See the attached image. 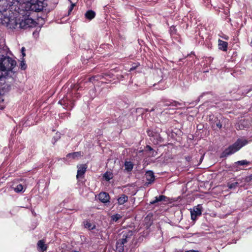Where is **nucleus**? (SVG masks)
I'll list each match as a JSON object with an SVG mask.
<instances>
[{
    "label": "nucleus",
    "instance_id": "f257e3e1",
    "mask_svg": "<svg viewBox=\"0 0 252 252\" xmlns=\"http://www.w3.org/2000/svg\"><path fill=\"white\" fill-rule=\"evenodd\" d=\"M4 56L0 59V79L5 76L6 72L11 71L16 65V61L9 57Z\"/></svg>",
    "mask_w": 252,
    "mask_h": 252
},
{
    "label": "nucleus",
    "instance_id": "f03ea898",
    "mask_svg": "<svg viewBox=\"0 0 252 252\" xmlns=\"http://www.w3.org/2000/svg\"><path fill=\"white\" fill-rule=\"evenodd\" d=\"M248 143L247 140L241 138L238 139L233 145L226 149L222 154V157H226L239 150L242 147Z\"/></svg>",
    "mask_w": 252,
    "mask_h": 252
},
{
    "label": "nucleus",
    "instance_id": "7ed1b4c3",
    "mask_svg": "<svg viewBox=\"0 0 252 252\" xmlns=\"http://www.w3.org/2000/svg\"><path fill=\"white\" fill-rule=\"evenodd\" d=\"M19 29H27L34 27L36 25V22L30 17L29 12L28 11L25 14L18 18Z\"/></svg>",
    "mask_w": 252,
    "mask_h": 252
},
{
    "label": "nucleus",
    "instance_id": "20e7f679",
    "mask_svg": "<svg viewBox=\"0 0 252 252\" xmlns=\"http://www.w3.org/2000/svg\"><path fill=\"white\" fill-rule=\"evenodd\" d=\"M132 235L133 233L131 231L123 232L116 243V250L118 252H124L125 244L131 239Z\"/></svg>",
    "mask_w": 252,
    "mask_h": 252
},
{
    "label": "nucleus",
    "instance_id": "39448f33",
    "mask_svg": "<svg viewBox=\"0 0 252 252\" xmlns=\"http://www.w3.org/2000/svg\"><path fill=\"white\" fill-rule=\"evenodd\" d=\"M0 23L2 25L11 29H19L18 19L12 18L7 16H3L1 19Z\"/></svg>",
    "mask_w": 252,
    "mask_h": 252
},
{
    "label": "nucleus",
    "instance_id": "423d86ee",
    "mask_svg": "<svg viewBox=\"0 0 252 252\" xmlns=\"http://www.w3.org/2000/svg\"><path fill=\"white\" fill-rule=\"evenodd\" d=\"M190 214L191 220H195L197 216L201 215V205H198L196 207H194L192 210H190Z\"/></svg>",
    "mask_w": 252,
    "mask_h": 252
},
{
    "label": "nucleus",
    "instance_id": "0eeeda50",
    "mask_svg": "<svg viewBox=\"0 0 252 252\" xmlns=\"http://www.w3.org/2000/svg\"><path fill=\"white\" fill-rule=\"evenodd\" d=\"M27 8L32 11H40L42 10V6L40 5L38 3L28 2L26 4Z\"/></svg>",
    "mask_w": 252,
    "mask_h": 252
},
{
    "label": "nucleus",
    "instance_id": "6e6552de",
    "mask_svg": "<svg viewBox=\"0 0 252 252\" xmlns=\"http://www.w3.org/2000/svg\"><path fill=\"white\" fill-rule=\"evenodd\" d=\"M98 199L103 203H107L109 201V195L106 192H100L98 195Z\"/></svg>",
    "mask_w": 252,
    "mask_h": 252
},
{
    "label": "nucleus",
    "instance_id": "1a4fd4ad",
    "mask_svg": "<svg viewBox=\"0 0 252 252\" xmlns=\"http://www.w3.org/2000/svg\"><path fill=\"white\" fill-rule=\"evenodd\" d=\"M37 249L39 251L41 252H44L47 250V247L43 240H40L38 242Z\"/></svg>",
    "mask_w": 252,
    "mask_h": 252
},
{
    "label": "nucleus",
    "instance_id": "9d476101",
    "mask_svg": "<svg viewBox=\"0 0 252 252\" xmlns=\"http://www.w3.org/2000/svg\"><path fill=\"white\" fill-rule=\"evenodd\" d=\"M78 169L77 170V178H79L83 176L86 171V167L85 165H81L78 167Z\"/></svg>",
    "mask_w": 252,
    "mask_h": 252
},
{
    "label": "nucleus",
    "instance_id": "9b49d317",
    "mask_svg": "<svg viewBox=\"0 0 252 252\" xmlns=\"http://www.w3.org/2000/svg\"><path fill=\"white\" fill-rule=\"evenodd\" d=\"M146 180L148 181V183H151L155 180V176L154 173L151 171H148L145 174Z\"/></svg>",
    "mask_w": 252,
    "mask_h": 252
},
{
    "label": "nucleus",
    "instance_id": "f8f14e48",
    "mask_svg": "<svg viewBox=\"0 0 252 252\" xmlns=\"http://www.w3.org/2000/svg\"><path fill=\"white\" fill-rule=\"evenodd\" d=\"M219 48L223 51H226L227 49L228 43L227 42L219 39L218 41Z\"/></svg>",
    "mask_w": 252,
    "mask_h": 252
},
{
    "label": "nucleus",
    "instance_id": "ddd939ff",
    "mask_svg": "<svg viewBox=\"0 0 252 252\" xmlns=\"http://www.w3.org/2000/svg\"><path fill=\"white\" fill-rule=\"evenodd\" d=\"M128 199V197L125 194H122L118 198V201L119 205H123L126 203Z\"/></svg>",
    "mask_w": 252,
    "mask_h": 252
},
{
    "label": "nucleus",
    "instance_id": "4468645a",
    "mask_svg": "<svg viewBox=\"0 0 252 252\" xmlns=\"http://www.w3.org/2000/svg\"><path fill=\"white\" fill-rule=\"evenodd\" d=\"M95 15V12L93 10H88L85 13V17L87 19L91 20L94 18Z\"/></svg>",
    "mask_w": 252,
    "mask_h": 252
},
{
    "label": "nucleus",
    "instance_id": "2eb2a0df",
    "mask_svg": "<svg viewBox=\"0 0 252 252\" xmlns=\"http://www.w3.org/2000/svg\"><path fill=\"white\" fill-rule=\"evenodd\" d=\"M82 156V153L81 152H76L72 153H69L67 155L68 158H75Z\"/></svg>",
    "mask_w": 252,
    "mask_h": 252
},
{
    "label": "nucleus",
    "instance_id": "dca6fc26",
    "mask_svg": "<svg viewBox=\"0 0 252 252\" xmlns=\"http://www.w3.org/2000/svg\"><path fill=\"white\" fill-rule=\"evenodd\" d=\"M125 170L128 172L131 171L133 168V164L130 161H126L125 162Z\"/></svg>",
    "mask_w": 252,
    "mask_h": 252
},
{
    "label": "nucleus",
    "instance_id": "f3484780",
    "mask_svg": "<svg viewBox=\"0 0 252 252\" xmlns=\"http://www.w3.org/2000/svg\"><path fill=\"white\" fill-rule=\"evenodd\" d=\"M167 197L164 195H160L158 197L156 196L155 197V199L152 202H151V203L152 204H154L158 202L161 201H166V199Z\"/></svg>",
    "mask_w": 252,
    "mask_h": 252
},
{
    "label": "nucleus",
    "instance_id": "a211bd4d",
    "mask_svg": "<svg viewBox=\"0 0 252 252\" xmlns=\"http://www.w3.org/2000/svg\"><path fill=\"white\" fill-rule=\"evenodd\" d=\"M239 184V183L238 182L233 183L229 182L227 184V187L230 189H235L238 186Z\"/></svg>",
    "mask_w": 252,
    "mask_h": 252
},
{
    "label": "nucleus",
    "instance_id": "6ab92c4d",
    "mask_svg": "<svg viewBox=\"0 0 252 252\" xmlns=\"http://www.w3.org/2000/svg\"><path fill=\"white\" fill-rule=\"evenodd\" d=\"M84 226L85 228H88L90 230H93L95 228V225L93 224L88 221H86L84 223Z\"/></svg>",
    "mask_w": 252,
    "mask_h": 252
},
{
    "label": "nucleus",
    "instance_id": "aec40b11",
    "mask_svg": "<svg viewBox=\"0 0 252 252\" xmlns=\"http://www.w3.org/2000/svg\"><path fill=\"white\" fill-rule=\"evenodd\" d=\"M103 177L107 181H109L113 178V174L110 172H106L103 175Z\"/></svg>",
    "mask_w": 252,
    "mask_h": 252
},
{
    "label": "nucleus",
    "instance_id": "412c9836",
    "mask_svg": "<svg viewBox=\"0 0 252 252\" xmlns=\"http://www.w3.org/2000/svg\"><path fill=\"white\" fill-rule=\"evenodd\" d=\"M235 164L239 165H248L250 164V162L246 160H239L235 163Z\"/></svg>",
    "mask_w": 252,
    "mask_h": 252
},
{
    "label": "nucleus",
    "instance_id": "4be33fe9",
    "mask_svg": "<svg viewBox=\"0 0 252 252\" xmlns=\"http://www.w3.org/2000/svg\"><path fill=\"white\" fill-rule=\"evenodd\" d=\"M180 105V103L177 102V101H173L170 103H166L164 104V106H170V105H172L173 106H175V107H177L178 106Z\"/></svg>",
    "mask_w": 252,
    "mask_h": 252
},
{
    "label": "nucleus",
    "instance_id": "5701e85b",
    "mask_svg": "<svg viewBox=\"0 0 252 252\" xmlns=\"http://www.w3.org/2000/svg\"><path fill=\"white\" fill-rule=\"evenodd\" d=\"M23 189V187L21 184L18 185L16 188H14V190L16 192L22 191Z\"/></svg>",
    "mask_w": 252,
    "mask_h": 252
},
{
    "label": "nucleus",
    "instance_id": "b1692460",
    "mask_svg": "<svg viewBox=\"0 0 252 252\" xmlns=\"http://www.w3.org/2000/svg\"><path fill=\"white\" fill-rule=\"evenodd\" d=\"M121 218V216L119 214H116V215H114L112 216V220L115 221H117Z\"/></svg>",
    "mask_w": 252,
    "mask_h": 252
},
{
    "label": "nucleus",
    "instance_id": "393cba45",
    "mask_svg": "<svg viewBox=\"0 0 252 252\" xmlns=\"http://www.w3.org/2000/svg\"><path fill=\"white\" fill-rule=\"evenodd\" d=\"M214 125H216V126L217 127H218L219 128H220L222 127V125L220 124V121L218 120V119L215 121Z\"/></svg>",
    "mask_w": 252,
    "mask_h": 252
},
{
    "label": "nucleus",
    "instance_id": "a878e982",
    "mask_svg": "<svg viewBox=\"0 0 252 252\" xmlns=\"http://www.w3.org/2000/svg\"><path fill=\"white\" fill-rule=\"evenodd\" d=\"M21 68L22 69H25L26 68V64L24 61H21L20 63Z\"/></svg>",
    "mask_w": 252,
    "mask_h": 252
},
{
    "label": "nucleus",
    "instance_id": "bb28decb",
    "mask_svg": "<svg viewBox=\"0 0 252 252\" xmlns=\"http://www.w3.org/2000/svg\"><path fill=\"white\" fill-rule=\"evenodd\" d=\"M4 52L5 50L3 49L0 48V59L4 56Z\"/></svg>",
    "mask_w": 252,
    "mask_h": 252
},
{
    "label": "nucleus",
    "instance_id": "cd10ccee",
    "mask_svg": "<svg viewBox=\"0 0 252 252\" xmlns=\"http://www.w3.org/2000/svg\"><path fill=\"white\" fill-rule=\"evenodd\" d=\"M25 47H23L21 49V52H22V54L23 57H24V56H26V54L25 53Z\"/></svg>",
    "mask_w": 252,
    "mask_h": 252
},
{
    "label": "nucleus",
    "instance_id": "c85d7f7f",
    "mask_svg": "<svg viewBox=\"0 0 252 252\" xmlns=\"http://www.w3.org/2000/svg\"><path fill=\"white\" fill-rule=\"evenodd\" d=\"M74 4H72L71 5L70 7L69 8V10H68V12H69V13L70 12H71V11L72 10V9H73V7H74Z\"/></svg>",
    "mask_w": 252,
    "mask_h": 252
},
{
    "label": "nucleus",
    "instance_id": "c756f323",
    "mask_svg": "<svg viewBox=\"0 0 252 252\" xmlns=\"http://www.w3.org/2000/svg\"><path fill=\"white\" fill-rule=\"evenodd\" d=\"M80 87V86H79V85H75V86H74V89H75V90H79V89Z\"/></svg>",
    "mask_w": 252,
    "mask_h": 252
},
{
    "label": "nucleus",
    "instance_id": "7c9ffc66",
    "mask_svg": "<svg viewBox=\"0 0 252 252\" xmlns=\"http://www.w3.org/2000/svg\"><path fill=\"white\" fill-rule=\"evenodd\" d=\"M185 252H197V251L193 250H190L189 251H186Z\"/></svg>",
    "mask_w": 252,
    "mask_h": 252
},
{
    "label": "nucleus",
    "instance_id": "2f4dec72",
    "mask_svg": "<svg viewBox=\"0 0 252 252\" xmlns=\"http://www.w3.org/2000/svg\"><path fill=\"white\" fill-rule=\"evenodd\" d=\"M147 148L149 150H152V148L149 146H147Z\"/></svg>",
    "mask_w": 252,
    "mask_h": 252
},
{
    "label": "nucleus",
    "instance_id": "473e14b6",
    "mask_svg": "<svg viewBox=\"0 0 252 252\" xmlns=\"http://www.w3.org/2000/svg\"><path fill=\"white\" fill-rule=\"evenodd\" d=\"M134 69V68H133V67H131V68L130 69V71L132 70H133Z\"/></svg>",
    "mask_w": 252,
    "mask_h": 252
},
{
    "label": "nucleus",
    "instance_id": "72a5a7b5",
    "mask_svg": "<svg viewBox=\"0 0 252 252\" xmlns=\"http://www.w3.org/2000/svg\"><path fill=\"white\" fill-rule=\"evenodd\" d=\"M59 103L62 104V103H61V101H59Z\"/></svg>",
    "mask_w": 252,
    "mask_h": 252
},
{
    "label": "nucleus",
    "instance_id": "f704fd0d",
    "mask_svg": "<svg viewBox=\"0 0 252 252\" xmlns=\"http://www.w3.org/2000/svg\"><path fill=\"white\" fill-rule=\"evenodd\" d=\"M251 179H252V178H251Z\"/></svg>",
    "mask_w": 252,
    "mask_h": 252
}]
</instances>
